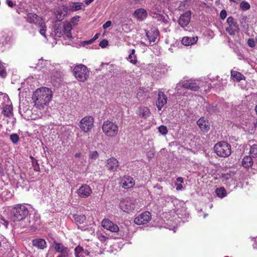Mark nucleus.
Segmentation results:
<instances>
[{"label":"nucleus","mask_w":257,"mask_h":257,"mask_svg":"<svg viewBox=\"0 0 257 257\" xmlns=\"http://www.w3.org/2000/svg\"><path fill=\"white\" fill-rule=\"evenodd\" d=\"M35 105L40 110L48 109V88L42 87L36 90L32 96Z\"/></svg>","instance_id":"1"},{"label":"nucleus","mask_w":257,"mask_h":257,"mask_svg":"<svg viewBox=\"0 0 257 257\" xmlns=\"http://www.w3.org/2000/svg\"><path fill=\"white\" fill-rule=\"evenodd\" d=\"M28 213V209L25 205L18 204L13 208L10 217L14 221H20L24 219Z\"/></svg>","instance_id":"2"},{"label":"nucleus","mask_w":257,"mask_h":257,"mask_svg":"<svg viewBox=\"0 0 257 257\" xmlns=\"http://www.w3.org/2000/svg\"><path fill=\"white\" fill-rule=\"evenodd\" d=\"M103 133L108 137L113 138L116 137L118 132V126L115 123L107 120L103 122L102 125Z\"/></svg>","instance_id":"3"},{"label":"nucleus","mask_w":257,"mask_h":257,"mask_svg":"<svg viewBox=\"0 0 257 257\" xmlns=\"http://www.w3.org/2000/svg\"><path fill=\"white\" fill-rule=\"evenodd\" d=\"M73 72L75 77L79 81L84 82L89 77V72L84 65H77L74 67Z\"/></svg>","instance_id":"4"},{"label":"nucleus","mask_w":257,"mask_h":257,"mask_svg":"<svg viewBox=\"0 0 257 257\" xmlns=\"http://www.w3.org/2000/svg\"><path fill=\"white\" fill-rule=\"evenodd\" d=\"M215 153L218 156L226 157L231 154L230 145L226 142H220L214 147Z\"/></svg>","instance_id":"5"},{"label":"nucleus","mask_w":257,"mask_h":257,"mask_svg":"<svg viewBox=\"0 0 257 257\" xmlns=\"http://www.w3.org/2000/svg\"><path fill=\"white\" fill-rule=\"evenodd\" d=\"M120 209L124 212L130 213L137 211L138 205L136 200L132 198L123 199L119 204Z\"/></svg>","instance_id":"6"},{"label":"nucleus","mask_w":257,"mask_h":257,"mask_svg":"<svg viewBox=\"0 0 257 257\" xmlns=\"http://www.w3.org/2000/svg\"><path fill=\"white\" fill-rule=\"evenodd\" d=\"M27 21L30 23H34L39 25L40 29V33L46 38V26L42 19L35 14H29L28 15Z\"/></svg>","instance_id":"7"},{"label":"nucleus","mask_w":257,"mask_h":257,"mask_svg":"<svg viewBox=\"0 0 257 257\" xmlns=\"http://www.w3.org/2000/svg\"><path fill=\"white\" fill-rule=\"evenodd\" d=\"M200 81L198 80H190L184 82H180L177 84L176 90L178 93L179 92L180 88L184 87L193 91H197L200 88Z\"/></svg>","instance_id":"8"},{"label":"nucleus","mask_w":257,"mask_h":257,"mask_svg":"<svg viewBox=\"0 0 257 257\" xmlns=\"http://www.w3.org/2000/svg\"><path fill=\"white\" fill-rule=\"evenodd\" d=\"M94 117L90 115H87L81 119L79 123L80 129L85 133L90 132L94 126Z\"/></svg>","instance_id":"9"},{"label":"nucleus","mask_w":257,"mask_h":257,"mask_svg":"<svg viewBox=\"0 0 257 257\" xmlns=\"http://www.w3.org/2000/svg\"><path fill=\"white\" fill-rule=\"evenodd\" d=\"M228 27L225 28L226 31L230 35H234L239 30L238 25L233 17H229L227 19Z\"/></svg>","instance_id":"10"},{"label":"nucleus","mask_w":257,"mask_h":257,"mask_svg":"<svg viewBox=\"0 0 257 257\" xmlns=\"http://www.w3.org/2000/svg\"><path fill=\"white\" fill-rule=\"evenodd\" d=\"M151 219V213L148 211H145L136 217L134 219V222L138 225L145 224L149 222Z\"/></svg>","instance_id":"11"},{"label":"nucleus","mask_w":257,"mask_h":257,"mask_svg":"<svg viewBox=\"0 0 257 257\" xmlns=\"http://www.w3.org/2000/svg\"><path fill=\"white\" fill-rule=\"evenodd\" d=\"M77 193L80 197L86 198L92 193V190L88 185L84 184L77 190Z\"/></svg>","instance_id":"12"},{"label":"nucleus","mask_w":257,"mask_h":257,"mask_svg":"<svg viewBox=\"0 0 257 257\" xmlns=\"http://www.w3.org/2000/svg\"><path fill=\"white\" fill-rule=\"evenodd\" d=\"M191 13L190 11H187L181 15L179 20V24L183 28L186 27L189 23L191 19Z\"/></svg>","instance_id":"13"},{"label":"nucleus","mask_w":257,"mask_h":257,"mask_svg":"<svg viewBox=\"0 0 257 257\" xmlns=\"http://www.w3.org/2000/svg\"><path fill=\"white\" fill-rule=\"evenodd\" d=\"M121 185L122 188L124 189H129L133 188L135 184V181L134 179L127 175H125L121 180Z\"/></svg>","instance_id":"14"},{"label":"nucleus","mask_w":257,"mask_h":257,"mask_svg":"<svg viewBox=\"0 0 257 257\" xmlns=\"http://www.w3.org/2000/svg\"><path fill=\"white\" fill-rule=\"evenodd\" d=\"M101 224L103 228L111 232H117L119 230L117 225L108 219H103Z\"/></svg>","instance_id":"15"},{"label":"nucleus","mask_w":257,"mask_h":257,"mask_svg":"<svg viewBox=\"0 0 257 257\" xmlns=\"http://www.w3.org/2000/svg\"><path fill=\"white\" fill-rule=\"evenodd\" d=\"M119 166L118 161L114 158L108 159L106 161L105 167L106 169L111 172H115Z\"/></svg>","instance_id":"16"},{"label":"nucleus","mask_w":257,"mask_h":257,"mask_svg":"<svg viewBox=\"0 0 257 257\" xmlns=\"http://www.w3.org/2000/svg\"><path fill=\"white\" fill-rule=\"evenodd\" d=\"M52 239L53 240L52 242L49 240V243H51V248L52 249L60 253L68 250V248L64 246L63 244L56 242L55 240H53V238Z\"/></svg>","instance_id":"17"},{"label":"nucleus","mask_w":257,"mask_h":257,"mask_svg":"<svg viewBox=\"0 0 257 257\" xmlns=\"http://www.w3.org/2000/svg\"><path fill=\"white\" fill-rule=\"evenodd\" d=\"M73 219L78 225V228H80L82 230H86L88 229V227L80 226L81 224L83 223L86 220V217L84 215L74 214L73 215Z\"/></svg>","instance_id":"18"},{"label":"nucleus","mask_w":257,"mask_h":257,"mask_svg":"<svg viewBox=\"0 0 257 257\" xmlns=\"http://www.w3.org/2000/svg\"><path fill=\"white\" fill-rule=\"evenodd\" d=\"M167 97L164 92H159L158 95V100L157 101V107L159 110H161L162 107L167 103Z\"/></svg>","instance_id":"19"},{"label":"nucleus","mask_w":257,"mask_h":257,"mask_svg":"<svg viewBox=\"0 0 257 257\" xmlns=\"http://www.w3.org/2000/svg\"><path fill=\"white\" fill-rule=\"evenodd\" d=\"M67 12L68 9L66 7L63 6L58 8L55 13L57 20L58 21H62L67 15Z\"/></svg>","instance_id":"20"},{"label":"nucleus","mask_w":257,"mask_h":257,"mask_svg":"<svg viewBox=\"0 0 257 257\" xmlns=\"http://www.w3.org/2000/svg\"><path fill=\"white\" fill-rule=\"evenodd\" d=\"M201 130L203 132H207L210 129V124L204 117L200 118L197 122Z\"/></svg>","instance_id":"21"},{"label":"nucleus","mask_w":257,"mask_h":257,"mask_svg":"<svg viewBox=\"0 0 257 257\" xmlns=\"http://www.w3.org/2000/svg\"><path fill=\"white\" fill-rule=\"evenodd\" d=\"M198 41V37H184L181 40V43L186 46H189L196 43Z\"/></svg>","instance_id":"22"},{"label":"nucleus","mask_w":257,"mask_h":257,"mask_svg":"<svg viewBox=\"0 0 257 257\" xmlns=\"http://www.w3.org/2000/svg\"><path fill=\"white\" fill-rule=\"evenodd\" d=\"M134 15L139 20L143 21L147 18V13L145 9H139L135 11Z\"/></svg>","instance_id":"23"},{"label":"nucleus","mask_w":257,"mask_h":257,"mask_svg":"<svg viewBox=\"0 0 257 257\" xmlns=\"http://www.w3.org/2000/svg\"><path fill=\"white\" fill-rule=\"evenodd\" d=\"M231 78L234 81L239 82L242 80L245 79L244 76L241 73L235 71H231Z\"/></svg>","instance_id":"24"},{"label":"nucleus","mask_w":257,"mask_h":257,"mask_svg":"<svg viewBox=\"0 0 257 257\" xmlns=\"http://www.w3.org/2000/svg\"><path fill=\"white\" fill-rule=\"evenodd\" d=\"M150 109L147 107H140L138 110V114L144 118H147L150 115Z\"/></svg>","instance_id":"25"},{"label":"nucleus","mask_w":257,"mask_h":257,"mask_svg":"<svg viewBox=\"0 0 257 257\" xmlns=\"http://www.w3.org/2000/svg\"><path fill=\"white\" fill-rule=\"evenodd\" d=\"M251 156H246L242 161V165L245 168H249L253 165V160Z\"/></svg>","instance_id":"26"},{"label":"nucleus","mask_w":257,"mask_h":257,"mask_svg":"<svg viewBox=\"0 0 257 257\" xmlns=\"http://www.w3.org/2000/svg\"><path fill=\"white\" fill-rule=\"evenodd\" d=\"M33 245L38 248L43 249L46 247L47 243L43 239H36L33 240Z\"/></svg>","instance_id":"27"},{"label":"nucleus","mask_w":257,"mask_h":257,"mask_svg":"<svg viewBox=\"0 0 257 257\" xmlns=\"http://www.w3.org/2000/svg\"><path fill=\"white\" fill-rule=\"evenodd\" d=\"M71 29L72 27L70 23H67L66 24H64L63 26V33L65 34L66 36L69 39H71L72 38L71 33Z\"/></svg>","instance_id":"28"},{"label":"nucleus","mask_w":257,"mask_h":257,"mask_svg":"<svg viewBox=\"0 0 257 257\" xmlns=\"http://www.w3.org/2000/svg\"><path fill=\"white\" fill-rule=\"evenodd\" d=\"M83 4L81 3H71L69 5V11L75 12L82 9Z\"/></svg>","instance_id":"29"},{"label":"nucleus","mask_w":257,"mask_h":257,"mask_svg":"<svg viewBox=\"0 0 257 257\" xmlns=\"http://www.w3.org/2000/svg\"><path fill=\"white\" fill-rule=\"evenodd\" d=\"M32 221H33L32 224L31 225V229L33 230H35L38 228L40 225V218L39 216H36L33 220L30 221V223L31 224Z\"/></svg>","instance_id":"30"},{"label":"nucleus","mask_w":257,"mask_h":257,"mask_svg":"<svg viewBox=\"0 0 257 257\" xmlns=\"http://www.w3.org/2000/svg\"><path fill=\"white\" fill-rule=\"evenodd\" d=\"M150 14L152 17L157 20V21L159 22H164L165 18L162 15L160 14L159 13H157V12L154 11H151Z\"/></svg>","instance_id":"31"},{"label":"nucleus","mask_w":257,"mask_h":257,"mask_svg":"<svg viewBox=\"0 0 257 257\" xmlns=\"http://www.w3.org/2000/svg\"><path fill=\"white\" fill-rule=\"evenodd\" d=\"M2 113L6 116H11L13 114V107L10 105H5Z\"/></svg>","instance_id":"32"},{"label":"nucleus","mask_w":257,"mask_h":257,"mask_svg":"<svg viewBox=\"0 0 257 257\" xmlns=\"http://www.w3.org/2000/svg\"><path fill=\"white\" fill-rule=\"evenodd\" d=\"M250 145L249 153L252 158L257 157V144L252 145L249 144Z\"/></svg>","instance_id":"33"},{"label":"nucleus","mask_w":257,"mask_h":257,"mask_svg":"<svg viewBox=\"0 0 257 257\" xmlns=\"http://www.w3.org/2000/svg\"><path fill=\"white\" fill-rule=\"evenodd\" d=\"M146 35L150 42H155L158 36V32H147Z\"/></svg>","instance_id":"34"},{"label":"nucleus","mask_w":257,"mask_h":257,"mask_svg":"<svg viewBox=\"0 0 257 257\" xmlns=\"http://www.w3.org/2000/svg\"><path fill=\"white\" fill-rule=\"evenodd\" d=\"M135 50L132 49L130 50V54L128 55V59L130 62L134 64L137 62L136 56L135 55Z\"/></svg>","instance_id":"35"},{"label":"nucleus","mask_w":257,"mask_h":257,"mask_svg":"<svg viewBox=\"0 0 257 257\" xmlns=\"http://www.w3.org/2000/svg\"><path fill=\"white\" fill-rule=\"evenodd\" d=\"M84 250L80 246H77L75 249V257H84L83 255Z\"/></svg>","instance_id":"36"},{"label":"nucleus","mask_w":257,"mask_h":257,"mask_svg":"<svg viewBox=\"0 0 257 257\" xmlns=\"http://www.w3.org/2000/svg\"><path fill=\"white\" fill-rule=\"evenodd\" d=\"M215 192L218 197L223 198L226 195V191L223 188H216Z\"/></svg>","instance_id":"37"},{"label":"nucleus","mask_w":257,"mask_h":257,"mask_svg":"<svg viewBox=\"0 0 257 257\" xmlns=\"http://www.w3.org/2000/svg\"><path fill=\"white\" fill-rule=\"evenodd\" d=\"M30 158L33 169L36 171H38L39 170V165L38 164L37 160L32 156H30Z\"/></svg>","instance_id":"38"},{"label":"nucleus","mask_w":257,"mask_h":257,"mask_svg":"<svg viewBox=\"0 0 257 257\" xmlns=\"http://www.w3.org/2000/svg\"><path fill=\"white\" fill-rule=\"evenodd\" d=\"M10 139L14 144H17L20 141V137L17 134H13L11 135Z\"/></svg>","instance_id":"39"},{"label":"nucleus","mask_w":257,"mask_h":257,"mask_svg":"<svg viewBox=\"0 0 257 257\" xmlns=\"http://www.w3.org/2000/svg\"><path fill=\"white\" fill-rule=\"evenodd\" d=\"M99 156L98 153L96 151H91L89 155V158L92 161L96 160Z\"/></svg>","instance_id":"40"},{"label":"nucleus","mask_w":257,"mask_h":257,"mask_svg":"<svg viewBox=\"0 0 257 257\" xmlns=\"http://www.w3.org/2000/svg\"><path fill=\"white\" fill-rule=\"evenodd\" d=\"M62 29L60 27H57L54 30V37L55 39L60 38L62 35Z\"/></svg>","instance_id":"41"},{"label":"nucleus","mask_w":257,"mask_h":257,"mask_svg":"<svg viewBox=\"0 0 257 257\" xmlns=\"http://www.w3.org/2000/svg\"><path fill=\"white\" fill-rule=\"evenodd\" d=\"M159 132L162 135H165L168 133L167 127L165 125H161L158 128Z\"/></svg>","instance_id":"42"},{"label":"nucleus","mask_w":257,"mask_h":257,"mask_svg":"<svg viewBox=\"0 0 257 257\" xmlns=\"http://www.w3.org/2000/svg\"><path fill=\"white\" fill-rule=\"evenodd\" d=\"M47 64V60H44L42 58L39 60V62L37 64V67L42 68L44 66H46Z\"/></svg>","instance_id":"43"},{"label":"nucleus","mask_w":257,"mask_h":257,"mask_svg":"<svg viewBox=\"0 0 257 257\" xmlns=\"http://www.w3.org/2000/svg\"><path fill=\"white\" fill-rule=\"evenodd\" d=\"M240 7L243 10H247L250 8L249 4L246 2H242Z\"/></svg>","instance_id":"44"},{"label":"nucleus","mask_w":257,"mask_h":257,"mask_svg":"<svg viewBox=\"0 0 257 257\" xmlns=\"http://www.w3.org/2000/svg\"><path fill=\"white\" fill-rule=\"evenodd\" d=\"M0 75L1 77L5 78L7 76V72L4 66L0 64Z\"/></svg>","instance_id":"45"},{"label":"nucleus","mask_w":257,"mask_h":257,"mask_svg":"<svg viewBox=\"0 0 257 257\" xmlns=\"http://www.w3.org/2000/svg\"><path fill=\"white\" fill-rule=\"evenodd\" d=\"M97 237L98 239L101 241H105L107 238V237L101 233H97Z\"/></svg>","instance_id":"46"},{"label":"nucleus","mask_w":257,"mask_h":257,"mask_svg":"<svg viewBox=\"0 0 257 257\" xmlns=\"http://www.w3.org/2000/svg\"><path fill=\"white\" fill-rule=\"evenodd\" d=\"M247 45L251 48H254L255 46V42L252 39H249L247 41Z\"/></svg>","instance_id":"47"},{"label":"nucleus","mask_w":257,"mask_h":257,"mask_svg":"<svg viewBox=\"0 0 257 257\" xmlns=\"http://www.w3.org/2000/svg\"><path fill=\"white\" fill-rule=\"evenodd\" d=\"M58 257H72V255L71 253L68 252L67 250V251L62 252Z\"/></svg>","instance_id":"48"},{"label":"nucleus","mask_w":257,"mask_h":257,"mask_svg":"<svg viewBox=\"0 0 257 257\" xmlns=\"http://www.w3.org/2000/svg\"><path fill=\"white\" fill-rule=\"evenodd\" d=\"M80 19L79 16L74 17L71 20V22L74 25H76L77 24V22L79 21Z\"/></svg>","instance_id":"49"},{"label":"nucleus","mask_w":257,"mask_h":257,"mask_svg":"<svg viewBox=\"0 0 257 257\" xmlns=\"http://www.w3.org/2000/svg\"><path fill=\"white\" fill-rule=\"evenodd\" d=\"M108 45V41L106 40H103L99 43V46L101 48H105Z\"/></svg>","instance_id":"50"},{"label":"nucleus","mask_w":257,"mask_h":257,"mask_svg":"<svg viewBox=\"0 0 257 257\" xmlns=\"http://www.w3.org/2000/svg\"><path fill=\"white\" fill-rule=\"evenodd\" d=\"M99 36H100V34L99 33H96L94 35V36L93 37V38L92 39H91V40H89V41H88L87 42V44H90V43H91L94 41H95V40L98 39L99 38Z\"/></svg>","instance_id":"51"},{"label":"nucleus","mask_w":257,"mask_h":257,"mask_svg":"<svg viewBox=\"0 0 257 257\" xmlns=\"http://www.w3.org/2000/svg\"><path fill=\"white\" fill-rule=\"evenodd\" d=\"M226 15H227V14H226V12L225 10H223L220 12V17L221 19H223V20L225 19V18L226 17Z\"/></svg>","instance_id":"52"},{"label":"nucleus","mask_w":257,"mask_h":257,"mask_svg":"<svg viewBox=\"0 0 257 257\" xmlns=\"http://www.w3.org/2000/svg\"><path fill=\"white\" fill-rule=\"evenodd\" d=\"M54 73L56 74H53L54 76L56 77L57 79H60L62 76V73L60 71H56Z\"/></svg>","instance_id":"53"},{"label":"nucleus","mask_w":257,"mask_h":257,"mask_svg":"<svg viewBox=\"0 0 257 257\" xmlns=\"http://www.w3.org/2000/svg\"><path fill=\"white\" fill-rule=\"evenodd\" d=\"M111 25V22L110 21H108L103 25V28L104 29H106V28L109 27Z\"/></svg>","instance_id":"54"},{"label":"nucleus","mask_w":257,"mask_h":257,"mask_svg":"<svg viewBox=\"0 0 257 257\" xmlns=\"http://www.w3.org/2000/svg\"><path fill=\"white\" fill-rule=\"evenodd\" d=\"M153 10L157 12V13H159V12H160V8L158 6H155V7L152 9L151 11H152Z\"/></svg>","instance_id":"55"},{"label":"nucleus","mask_w":257,"mask_h":257,"mask_svg":"<svg viewBox=\"0 0 257 257\" xmlns=\"http://www.w3.org/2000/svg\"><path fill=\"white\" fill-rule=\"evenodd\" d=\"M176 189L177 191L182 190V189L183 188V186L181 184H176Z\"/></svg>","instance_id":"56"},{"label":"nucleus","mask_w":257,"mask_h":257,"mask_svg":"<svg viewBox=\"0 0 257 257\" xmlns=\"http://www.w3.org/2000/svg\"><path fill=\"white\" fill-rule=\"evenodd\" d=\"M7 4H8V6L11 7H13V6H14L13 2L11 1H7Z\"/></svg>","instance_id":"57"},{"label":"nucleus","mask_w":257,"mask_h":257,"mask_svg":"<svg viewBox=\"0 0 257 257\" xmlns=\"http://www.w3.org/2000/svg\"><path fill=\"white\" fill-rule=\"evenodd\" d=\"M176 180L178 182L183 183V178L182 177H178Z\"/></svg>","instance_id":"58"},{"label":"nucleus","mask_w":257,"mask_h":257,"mask_svg":"<svg viewBox=\"0 0 257 257\" xmlns=\"http://www.w3.org/2000/svg\"><path fill=\"white\" fill-rule=\"evenodd\" d=\"M94 0H85V4L87 5H89L90 3H91L92 2H93Z\"/></svg>","instance_id":"59"},{"label":"nucleus","mask_w":257,"mask_h":257,"mask_svg":"<svg viewBox=\"0 0 257 257\" xmlns=\"http://www.w3.org/2000/svg\"><path fill=\"white\" fill-rule=\"evenodd\" d=\"M224 177H225V178L226 179H228L230 177V175H228V174H227L224 175Z\"/></svg>","instance_id":"60"},{"label":"nucleus","mask_w":257,"mask_h":257,"mask_svg":"<svg viewBox=\"0 0 257 257\" xmlns=\"http://www.w3.org/2000/svg\"><path fill=\"white\" fill-rule=\"evenodd\" d=\"M81 155V153H77L75 154V157H79Z\"/></svg>","instance_id":"61"},{"label":"nucleus","mask_w":257,"mask_h":257,"mask_svg":"<svg viewBox=\"0 0 257 257\" xmlns=\"http://www.w3.org/2000/svg\"><path fill=\"white\" fill-rule=\"evenodd\" d=\"M84 253H85L86 255H88L89 254V252L87 250H84Z\"/></svg>","instance_id":"62"},{"label":"nucleus","mask_w":257,"mask_h":257,"mask_svg":"<svg viewBox=\"0 0 257 257\" xmlns=\"http://www.w3.org/2000/svg\"><path fill=\"white\" fill-rule=\"evenodd\" d=\"M230 1L235 3H237V2H238V0H230Z\"/></svg>","instance_id":"63"},{"label":"nucleus","mask_w":257,"mask_h":257,"mask_svg":"<svg viewBox=\"0 0 257 257\" xmlns=\"http://www.w3.org/2000/svg\"><path fill=\"white\" fill-rule=\"evenodd\" d=\"M91 231H92V233H94V229H92V228H91Z\"/></svg>","instance_id":"64"}]
</instances>
